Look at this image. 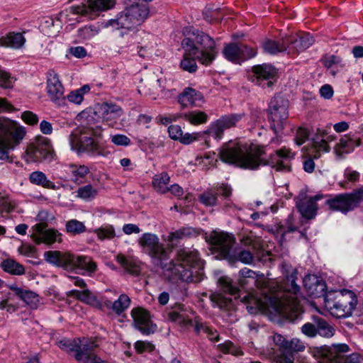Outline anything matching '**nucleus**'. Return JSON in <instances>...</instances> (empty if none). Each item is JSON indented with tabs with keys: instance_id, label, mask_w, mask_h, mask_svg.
I'll use <instances>...</instances> for the list:
<instances>
[{
	"instance_id": "obj_1",
	"label": "nucleus",
	"mask_w": 363,
	"mask_h": 363,
	"mask_svg": "<svg viewBox=\"0 0 363 363\" xmlns=\"http://www.w3.org/2000/svg\"><path fill=\"white\" fill-rule=\"evenodd\" d=\"M138 242L142 252L161 266L171 281L199 282L203 279L204 262L196 249L183 247L178 250L175 259L164 264L169 259V252L156 234L143 233Z\"/></svg>"
},
{
	"instance_id": "obj_2",
	"label": "nucleus",
	"mask_w": 363,
	"mask_h": 363,
	"mask_svg": "<svg viewBox=\"0 0 363 363\" xmlns=\"http://www.w3.org/2000/svg\"><path fill=\"white\" fill-rule=\"evenodd\" d=\"M264 148L259 145L230 141L223 145L219 150V157L225 163L238 167L256 169L260 165H270L277 171L290 172V160L294 154L286 147L278 150L268 160L261 158Z\"/></svg>"
},
{
	"instance_id": "obj_3",
	"label": "nucleus",
	"mask_w": 363,
	"mask_h": 363,
	"mask_svg": "<svg viewBox=\"0 0 363 363\" xmlns=\"http://www.w3.org/2000/svg\"><path fill=\"white\" fill-rule=\"evenodd\" d=\"M281 267L287 281L291 284L290 289L281 296L264 295L262 298L252 294L245 296L242 301L250 304L247 306L250 313L272 309L291 321L298 318L302 313V308L300 304V287L295 282L296 270L286 262L281 264Z\"/></svg>"
},
{
	"instance_id": "obj_4",
	"label": "nucleus",
	"mask_w": 363,
	"mask_h": 363,
	"mask_svg": "<svg viewBox=\"0 0 363 363\" xmlns=\"http://www.w3.org/2000/svg\"><path fill=\"white\" fill-rule=\"evenodd\" d=\"M102 128L98 122L95 121L94 116H89L79 128V135L77 133L71 134L69 143L72 149L78 152H84L91 156L102 155V149L97 142L91 135L100 137Z\"/></svg>"
},
{
	"instance_id": "obj_5",
	"label": "nucleus",
	"mask_w": 363,
	"mask_h": 363,
	"mask_svg": "<svg viewBox=\"0 0 363 363\" xmlns=\"http://www.w3.org/2000/svg\"><path fill=\"white\" fill-rule=\"evenodd\" d=\"M24 129L9 118H0V160L12 163L11 153L16 145L23 138Z\"/></svg>"
},
{
	"instance_id": "obj_6",
	"label": "nucleus",
	"mask_w": 363,
	"mask_h": 363,
	"mask_svg": "<svg viewBox=\"0 0 363 363\" xmlns=\"http://www.w3.org/2000/svg\"><path fill=\"white\" fill-rule=\"evenodd\" d=\"M357 299L350 290L329 292L325 296V306L330 314L337 318H347L355 309Z\"/></svg>"
},
{
	"instance_id": "obj_7",
	"label": "nucleus",
	"mask_w": 363,
	"mask_h": 363,
	"mask_svg": "<svg viewBox=\"0 0 363 363\" xmlns=\"http://www.w3.org/2000/svg\"><path fill=\"white\" fill-rule=\"evenodd\" d=\"M57 345L62 350L67 352H75L74 358L82 363H102L96 359V355L92 353L97 347L94 342L81 339H62L57 342Z\"/></svg>"
},
{
	"instance_id": "obj_8",
	"label": "nucleus",
	"mask_w": 363,
	"mask_h": 363,
	"mask_svg": "<svg viewBox=\"0 0 363 363\" xmlns=\"http://www.w3.org/2000/svg\"><path fill=\"white\" fill-rule=\"evenodd\" d=\"M206 240L211 245L212 253L216 258L226 259L233 250L235 238L232 234L213 230L206 234Z\"/></svg>"
},
{
	"instance_id": "obj_9",
	"label": "nucleus",
	"mask_w": 363,
	"mask_h": 363,
	"mask_svg": "<svg viewBox=\"0 0 363 363\" xmlns=\"http://www.w3.org/2000/svg\"><path fill=\"white\" fill-rule=\"evenodd\" d=\"M289 102L281 95L275 96L270 101L268 113L271 128L277 133L284 127L288 121Z\"/></svg>"
},
{
	"instance_id": "obj_10",
	"label": "nucleus",
	"mask_w": 363,
	"mask_h": 363,
	"mask_svg": "<svg viewBox=\"0 0 363 363\" xmlns=\"http://www.w3.org/2000/svg\"><path fill=\"white\" fill-rule=\"evenodd\" d=\"M54 157L55 152L51 143L45 138H41L28 145L23 155V159L27 163L51 162Z\"/></svg>"
},
{
	"instance_id": "obj_11",
	"label": "nucleus",
	"mask_w": 363,
	"mask_h": 363,
	"mask_svg": "<svg viewBox=\"0 0 363 363\" xmlns=\"http://www.w3.org/2000/svg\"><path fill=\"white\" fill-rule=\"evenodd\" d=\"M363 201V189H358L351 193L340 194L326 201L330 209L347 213L354 210Z\"/></svg>"
},
{
	"instance_id": "obj_12",
	"label": "nucleus",
	"mask_w": 363,
	"mask_h": 363,
	"mask_svg": "<svg viewBox=\"0 0 363 363\" xmlns=\"http://www.w3.org/2000/svg\"><path fill=\"white\" fill-rule=\"evenodd\" d=\"M187 35L191 34L195 43L201 45L202 50L200 51L197 59L203 65L211 64L216 56L215 50V42L208 35L195 28H189L186 30Z\"/></svg>"
},
{
	"instance_id": "obj_13",
	"label": "nucleus",
	"mask_w": 363,
	"mask_h": 363,
	"mask_svg": "<svg viewBox=\"0 0 363 363\" xmlns=\"http://www.w3.org/2000/svg\"><path fill=\"white\" fill-rule=\"evenodd\" d=\"M133 326L144 335L153 334L157 330L156 324L153 323L150 313L143 308H134L131 311Z\"/></svg>"
},
{
	"instance_id": "obj_14",
	"label": "nucleus",
	"mask_w": 363,
	"mask_h": 363,
	"mask_svg": "<svg viewBox=\"0 0 363 363\" xmlns=\"http://www.w3.org/2000/svg\"><path fill=\"white\" fill-rule=\"evenodd\" d=\"M223 55L229 61L240 63L242 61L254 57L257 55V51L253 48L244 44L230 43L224 48Z\"/></svg>"
},
{
	"instance_id": "obj_15",
	"label": "nucleus",
	"mask_w": 363,
	"mask_h": 363,
	"mask_svg": "<svg viewBox=\"0 0 363 363\" xmlns=\"http://www.w3.org/2000/svg\"><path fill=\"white\" fill-rule=\"evenodd\" d=\"M277 72L275 67L269 64L255 65L252 67L250 80L262 87H270L274 81Z\"/></svg>"
},
{
	"instance_id": "obj_16",
	"label": "nucleus",
	"mask_w": 363,
	"mask_h": 363,
	"mask_svg": "<svg viewBox=\"0 0 363 363\" xmlns=\"http://www.w3.org/2000/svg\"><path fill=\"white\" fill-rule=\"evenodd\" d=\"M243 116L241 113H232L221 116L213 122L208 128L207 132L215 139L220 140L225 129L235 126Z\"/></svg>"
},
{
	"instance_id": "obj_17",
	"label": "nucleus",
	"mask_w": 363,
	"mask_h": 363,
	"mask_svg": "<svg viewBox=\"0 0 363 363\" xmlns=\"http://www.w3.org/2000/svg\"><path fill=\"white\" fill-rule=\"evenodd\" d=\"M47 93L51 101L55 104H65L64 87L58 74L54 70H49L47 74Z\"/></svg>"
},
{
	"instance_id": "obj_18",
	"label": "nucleus",
	"mask_w": 363,
	"mask_h": 363,
	"mask_svg": "<svg viewBox=\"0 0 363 363\" xmlns=\"http://www.w3.org/2000/svg\"><path fill=\"white\" fill-rule=\"evenodd\" d=\"M116 0H88V4H82L70 7L71 12L74 14L86 16L90 13H96L112 9Z\"/></svg>"
},
{
	"instance_id": "obj_19",
	"label": "nucleus",
	"mask_w": 363,
	"mask_h": 363,
	"mask_svg": "<svg viewBox=\"0 0 363 363\" xmlns=\"http://www.w3.org/2000/svg\"><path fill=\"white\" fill-rule=\"evenodd\" d=\"M123 42L122 43L121 49H127L133 55L137 54L141 58L148 57L150 52L147 45H142L138 41L140 34L138 33H133L132 34L123 35Z\"/></svg>"
},
{
	"instance_id": "obj_20",
	"label": "nucleus",
	"mask_w": 363,
	"mask_h": 363,
	"mask_svg": "<svg viewBox=\"0 0 363 363\" xmlns=\"http://www.w3.org/2000/svg\"><path fill=\"white\" fill-rule=\"evenodd\" d=\"M68 270H73L75 269L83 271V274L91 276L97 270V264L93 259L89 256L84 255H74L71 254L70 262Z\"/></svg>"
},
{
	"instance_id": "obj_21",
	"label": "nucleus",
	"mask_w": 363,
	"mask_h": 363,
	"mask_svg": "<svg viewBox=\"0 0 363 363\" xmlns=\"http://www.w3.org/2000/svg\"><path fill=\"white\" fill-rule=\"evenodd\" d=\"M37 233L33 235V239L36 244L45 243L52 245L55 242H62V234L53 228L45 229L44 224L39 223L35 225Z\"/></svg>"
},
{
	"instance_id": "obj_22",
	"label": "nucleus",
	"mask_w": 363,
	"mask_h": 363,
	"mask_svg": "<svg viewBox=\"0 0 363 363\" xmlns=\"http://www.w3.org/2000/svg\"><path fill=\"white\" fill-rule=\"evenodd\" d=\"M96 113L106 122H112L123 114V109L118 105L112 103H103L97 109Z\"/></svg>"
},
{
	"instance_id": "obj_23",
	"label": "nucleus",
	"mask_w": 363,
	"mask_h": 363,
	"mask_svg": "<svg viewBox=\"0 0 363 363\" xmlns=\"http://www.w3.org/2000/svg\"><path fill=\"white\" fill-rule=\"evenodd\" d=\"M286 40H288L287 48H289V52H293L303 51L314 43L313 36L308 33L303 34L298 38L288 37L286 38Z\"/></svg>"
},
{
	"instance_id": "obj_24",
	"label": "nucleus",
	"mask_w": 363,
	"mask_h": 363,
	"mask_svg": "<svg viewBox=\"0 0 363 363\" xmlns=\"http://www.w3.org/2000/svg\"><path fill=\"white\" fill-rule=\"evenodd\" d=\"M71 253L60 251H47L44 253L46 262L57 267H62L68 270L70 262Z\"/></svg>"
},
{
	"instance_id": "obj_25",
	"label": "nucleus",
	"mask_w": 363,
	"mask_h": 363,
	"mask_svg": "<svg viewBox=\"0 0 363 363\" xmlns=\"http://www.w3.org/2000/svg\"><path fill=\"white\" fill-rule=\"evenodd\" d=\"M128 10L125 8L121 11L116 19H111L108 21V24L116 29L126 28L130 29L139 24L136 22L135 18H133Z\"/></svg>"
},
{
	"instance_id": "obj_26",
	"label": "nucleus",
	"mask_w": 363,
	"mask_h": 363,
	"mask_svg": "<svg viewBox=\"0 0 363 363\" xmlns=\"http://www.w3.org/2000/svg\"><path fill=\"white\" fill-rule=\"evenodd\" d=\"M202 94L190 87L184 89L178 96V102L184 108L196 106V103L202 101Z\"/></svg>"
},
{
	"instance_id": "obj_27",
	"label": "nucleus",
	"mask_w": 363,
	"mask_h": 363,
	"mask_svg": "<svg viewBox=\"0 0 363 363\" xmlns=\"http://www.w3.org/2000/svg\"><path fill=\"white\" fill-rule=\"evenodd\" d=\"M359 145V140H352L349 135H344L335 145L334 152L336 156L341 159L345 155L351 152L355 147Z\"/></svg>"
},
{
	"instance_id": "obj_28",
	"label": "nucleus",
	"mask_w": 363,
	"mask_h": 363,
	"mask_svg": "<svg viewBox=\"0 0 363 363\" xmlns=\"http://www.w3.org/2000/svg\"><path fill=\"white\" fill-rule=\"evenodd\" d=\"M26 43V38L21 33L10 32L0 38V46L12 49H20Z\"/></svg>"
},
{
	"instance_id": "obj_29",
	"label": "nucleus",
	"mask_w": 363,
	"mask_h": 363,
	"mask_svg": "<svg viewBox=\"0 0 363 363\" xmlns=\"http://www.w3.org/2000/svg\"><path fill=\"white\" fill-rule=\"evenodd\" d=\"M319 199V196H315L297 203L298 211L303 217L307 219H312L315 216L318 208L315 202Z\"/></svg>"
},
{
	"instance_id": "obj_30",
	"label": "nucleus",
	"mask_w": 363,
	"mask_h": 363,
	"mask_svg": "<svg viewBox=\"0 0 363 363\" xmlns=\"http://www.w3.org/2000/svg\"><path fill=\"white\" fill-rule=\"evenodd\" d=\"M226 260L230 263L240 262L245 264H251L253 263L255 258L250 250L238 249L236 250H233Z\"/></svg>"
},
{
	"instance_id": "obj_31",
	"label": "nucleus",
	"mask_w": 363,
	"mask_h": 363,
	"mask_svg": "<svg viewBox=\"0 0 363 363\" xmlns=\"http://www.w3.org/2000/svg\"><path fill=\"white\" fill-rule=\"evenodd\" d=\"M133 18H135L136 22L140 25L149 16L150 7L146 4H140V3L133 2V4L126 8Z\"/></svg>"
},
{
	"instance_id": "obj_32",
	"label": "nucleus",
	"mask_w": 363,
	"mask_h": 363,
	"mask_svg": "<svg viewBox=\"0 0 363 363\" xmlns=\"http://www.w3.org/2000/svg\"><path fill=\"white\" fill-rule=\"evenodd\" d=\"M10 289L31 308L37 307L39 303V297L35 293L31 291L23 290V289L15 286H11Z\"/></svg>"
},
{
	"instance_id": "obj_33",
	"label": "nucleus",
	"mask_w": 363,
	"mask_h": 363,
	"mask_svg": "<svg viewBox=\"0 0 363 363\" xmlns=\"http://www.w3.org/2000/svg\"><path fill=\"white\" fill-rule=\"evenodd\" d=\"M104 303L107 308L112 309L116 314L120 315L130 306V298L125 294H122L114 302L106 300Z\"/></svg>"
},
{
	"instance_id": "obj_34",
	"label": "nucleus",
	"mask_w": 363,
	"mask_h": 363,
	"mask_svg": "<svg viewBox=\"0 0 363 363\" xmlns=\"http://www.w3.org/2000/svg\"><path fill=\"white\" fill-rule=\"evenodd\" d=\"M29 181L34 185L40 186L45 189L52 190L59 189L54 182L49 180L46 175L41 171H35L30 173L29 175Z\"/></svg>"
},
{
	"instance_id": "obj_35",
	"label": "nucleus",
	"mask_w": 363,
	"mask_h": 363,
	"mask_svg": "<svg viewBox=\"0 0 363 363\" xmlns=\"http://www.w3.org/2000/svg\"><path fill=\"white\" fill-rule=\"evenodd\" d=\"M199 234V232L192 228H183L175 232L171 233L167 238V241L169 242V245L173 248L179 242L184 238L192 237Z\"/></svg>"
},
{
	"instance_id": "obj_36",
	"label": "nucleus",
	"mask_w": 363,
	"mask_h": 363,
	"mask_svg": "<svg viewBox=\"0 0 363 363\" xmlns=\"http://www.w3.org/2000/svg\"><path fill=\"white\" fill-rule=\"evenodd\" d=\"M288 40L283 38L280 41H275L272 40H267L262 43L264 50L271 55L286 51L287 50Z\"/></svg>"
},
{
	"instance_id": "obj_37",
	"label": "nucleus",
	"mask_w": 363,
	"mask_h": 363,
	"mask_svg": "<svg viewBox=\"0 0 363 363\" xmlns=\"http://www.w3.org/2000/svg\"><path fill=\"white\" fill-rule=\"evenodd\" d=\"M182 118L191 125H198L206 123L208 121V116L203 111L195 110L182 113Z\"/></svg>"
},
{
	"instance_id": "obj_38",
	"label": "nucleus",
	"mask_w": 363,
	"mask_h": 363,
	"mask_svg": "<svg viewBox=\"0 0 363 363\" xmlns=\"http://www.w3.org/2000/svg\"><path fill=\"white\" fill-rule=\"evenodd\" d=\"M89 171V168L85 165L70 164L68 168L71 181L77 184L82 183Z\"/></svg>"
},
{
	"instance_id": "obj_39",
	"label": "nucleus",
	"mask_w": 363,
	"mask_h": 363,
	"mask_svg": "<svg viewBox=\"0 0 363 363\" xmlns=\"http://www.w3.org/2000/svg\"><path fill=\"white\" fill-rule=\"evenodd\" d=\"M313 321L318 325L317 335L324 337H331L335 334V329L323 318L313 315Z\"/></svg>"
},
{
	"instance_id": "obj_40",
	"label": "nucleus",
	"mask_w": 363,
	"mask_h": 363,
	"mask_svg": "<svg viewBox=\"0 0 363 363\" xmlns=\"http://www.w3.org/2000/svg\"><path fill=\"white\" fill-rule=\"evenodd\" d=\"M116 260L128 272L135 275H137L140 273V267L133 259L130 257H126L122 254H118L116 257Z\"/></svg>"
},
{
	"instance_id": "obj_41",
	"label": "nucleus",
	"mask_w": 363,
	"mask_h": 363,
	"mask_svg": "<svg viewBox=\"0 0 363 363\" xmlns=\"http://www.w3.org/2000/svg\"><path fill=\"white\" fill-rule=\"evenodd\" d=\"M1 268L7 273L13 275H22L25 273L24 267L14 259H6L1 264Z\"/></svg>"
},
{
	"instance_id": "obj_42",
	"label": "nucleus",
	"mask_w": 363,
	"mask_h": 363,
	"mask_svg": "<svg viewBox=\"0 0 363 363\" xmlns=\"http://www.w3.org/2000/svg\"><path fill=\"white\" fill-rule=\"evenodd\" d=\"M169 181V176L167 173L163 172L155 176L152 180V185L157 191L164 194L168 191Z\"/></svg>"
},
{
	"instance_id": "obj_43",
	"label": "nucleus",
	"mask_w": 363,
	"mask_h": 363,
	"mask_svg": "<svg viewBox=\"0 0 363 363\" xmlns=\"http://www.w3.org/2000/svg\"><path fill=\"white\" fill-rule=\"evenodd\" d=\"M210 300L213 306L223 310H230L233 308L232 299L223 296L220 293H213L210 295Z\"/></svg>"
},
{
	"instance_id": "obj_44",
	"label": "nucleus",
	"mask_w": 363,
	"mask_h": 363,
	"mask_svg": "<svg viewBox=\"0 0 363 363\" xmlns=\"http://www.w3.org/2000/svg\"><path fill=\"white\" fill-rule=\"evenodd\" d=\"M350 350V347L345 343L332 345L329 349L330 357H325L323 363H330L333 359L337 358V357H343L341 354L348 352Z\"/></svg>"
},
{
	"instance_id": "obj_45",
	"label": "nucleus",
	"mask_w": 363,
	"mask_h": 363,
	"mask_svg": "<svg viewBox=\"0 0 363 363\" xmlns=\"http://www.w3.org/2000/svg\"><path fill=\"white\" fill-rule=\"evenodd\" d=\"M330 151V147L324 139L320 140H315L312 143L310 150V154L313 158H318L321 152H328Z\"/></svg>"
},
{
	"instance_id": "obj_46",
	"label": "nucleus",
	"mask_w": 363,
	"mask_h": 363,
	"mask_svg": "<svg viewBox=\"0 0 363 363\" xmlns=\"http://www.w3.org/2000/svg\"><path fill=\"white\" fill-rule=\"evenodd\" d=\"M76 193L77 197L85 201H91L96 196L98 190L94 188L92 185L87 184L79 187Z\"/></svg>"
},
{
	"instance_id": "obj_47",
	"label": "nucleus",
	"mask_w": 363,
	"mask_h": 363,
	"mask_svg": "<svg viewBox=\"0 0 363 363\" xmlns=\"http://www.w3.org/2000/svg\"><path fill=\"white\" fill-rule=\"evenodd\" d=\"M199 199L206 206H213L218 202V193L214 189H208L200 194Z\"/></svg>"
},
{
	"instance_id": "obj_48",
	"label": "nucleus",
	"mask_w": 363,
	"mask_h": 363,
	"mask_svg": "<svg viewBox=\"0 0 363 363\" xmlns=\"http://www.w3.org/2000/svg\"><path fill=\"white\" fill-rule=\"evenodd\" d=\"M90 91L89 85H84L81 88L71 91L67 95V99L69 101L75 104H79L84 99V95Z\"/></svg>"
},
{
	"instance_id": "obj_49",
	"label": "nucleus",
	"mask_w": 363,
	"mask_h": 363,
	"mask_svg": "<svg viewBox=\"0 0 363 363\" xmlns=\"http://www.w3.org/2000/svg\"><path fill=\"white\" fill-rule=\"evenodd\" d=\"M187 35L188 36L182 40V48L185 50V53H187L189 55H193V57H196L197 58V56L200 54V51L195 45L194 39L191 34Z\"/></svg>"
},
{
	"instance_id": "obj_50",
	"label": "nucleus",
	"mask_w": 363,
	"mask_h": 363,
	"mask_svg": "<svg viewBox=\"0 0 363 363\" xmlns=\"http://www.w3.org/2000/svg\"><path fill=\"white\" fill-rule=\"evenodd\" d=\"M303 284L306 289L311 295H314L317 287L320 286L323 290L324 284L320 283L314 276L307 275L303 279Z\"/></svg>"
},
{
	"instance_id": "obj_51",
	"label": "nucleus",
	"mask_w": 363,
	"mask_h": 363,
	"mask_svg": "<svg viewBox=\"0 0 363 363\" xmlns=\"http://www.w3.org/2000/svg\"><path fill=\"white\" fill-rule=\"evenodd\" d=\"M218 283L223 292L235 296V298L239 296L238 295L239 293V289L237 287L233 286L229 278L221 277L219 279Z\"/></svg>"
},
{
	"instance_id": "obj_52",
	"label": "nucleus",
	"mask_w": 363,
	"mask_h": 363,
	"mask_svg": "<svg viewBox=\"0 0 363 363\" xmlns=\"http://www.w3.org/2000/svg\"><path fill=\"white\" fill-rule=\"evenodd\" d=\"M68 296H74L86 303H91L94 299V297L91 295V291L87 289H84L82 291L78 290H71L68 292Z\"/></svg>"
},
{
	"instance_id": "obj_53",
	"label": "nucleus",
	"mask_w": 363,
	"mask_h": 363,
	"mask_svg": "<svg viewBox=\"0 0 363 363\" xmlns=\"http://www.w3.org/2000/svg\"><path fill=\"white\" fill-rule=\"evenodd\" d=\"M94 232L99 239L101 240L105 239L111 240L116 236L114 228L111 225L101 226V228L96 229Z\"/></svg>"
},
{
	"instance_id": "obj_54",
	"label": "nucleus",
	"mask_w": 363,
	"mask_h": 363,
	"mask_svg": "<svg viewBox=\"0 0 363 363\" xmlns=\"http://www.w3.org/2000/svg\"><path fill=\"white\" fill-rule=\"evenodd\" d=\"M192 56L193 55H189L187 53H184L183 59L180 62L181 68L183 70L190 73L194 72L197 69L196 62Z\"/></svg>"
},
{
	"instance_id": "obj_55",
	"label": "nucleus",
	"mask_w": 363,
	"mask_h": 363,
	"mask_svg": "<svg viewBox=\"0 0 363 363\" xmlns=\"http://www.w3.org/2000/svg\"><path fill=\"white\" fill-rule=\"evenodd\" d=\"M66 229L68 233L76 235L85 232L86 227L83 223L77 220L72 219L67 223Z\"/></svg>"
},
{
	"instance_id": "obj_56",
	"label": "nucleus",
	"mask_w": 363,
	"mask_h": 363,
	"mask_svg": "<svg viewBox=\"0 0 363 363\" xmlns=\"http://www.w3.org/2000/svg\"><path fill=\"white\" fill-rule=\"evenodd\" d=\"M78 36L83 40H88L98 34L99 30L94 26H85L78 30Z\"/></svg>"
},
{
	"instance_id": "obj_57",
	"label": "nucleus",
	"mask_w": 363,
	"mask_h": 363,
	"mask_svg": "<svg viewBox=\"0 0 363 363\" xmlns=\"http://www.w3.org/2000/svg\"><path fill=\"white\" fill-rule=\"evenodd\" d=\"M362 358L358 353H352L346 357H337L330 363H361Z\"/></svg>"
},
{
	"instance_id": "obj_58",
	"label": "nucleus",
	"mask_w": 363,
	"mask_h": 363,
	"mask_svg": "<svg viewBox=\"0 0 363 363\" xmlns=\"http://www.w3.org/2000/svg\"><path fill=\"white\" fill-rule=\"evenodd\" d=\"M318 325L313 323H306L303 324L301 328L303 335L308 337H315L317 335Z\"/></svg>"
},
{
	"instance_id": "obj_59",
	"label": "nucleus",
	"mask_w": 363,
	"mask_h": 363,
	"mask_svg": "<svg viewBox=\"0 0 363 363\" xmlns=\"http://www.w3.org/2000/svg\"><path fill=\"white\" fill-rule=\"evenodd\" d=\"M170 318L183 326H189L193 324L192 320L186 318L184 313L172 312L170 313Z\"/></svg>"
},
{
	"instance_id": "obj_60",
	"label": "nucleus",
	"mask_w": 363,
	"mask_h": 363,
	"mask_svg": "<svg viewBox=\"0 0 363 363\" xmlns=\"http://www.w3.org/2000/svg\"><path fill=\"white\" fill-rule=\"evenodd\" d=\"M134 347L138 353L150 352L155 349V346L151 342L142 340L137 341Z\"/></svg>"
},
{
	"instance_id": "obj_61",
	"label": "nucleus",
	"mask_w": 363,
	"mask_h": 363,
	"mask_svg": "<svg viewBox=\"0 0 363 363\" xmlns=\"http://www.w3.org/2000/svg\"><path fill=\"white\" fill-rule=\"evenodd\" d=\"M0 86L8 89L13 86V79L10 74L0 69Z\"/></svg>"
},
{
	"instance_id": "obj_62",
	"label": "nucleus",
	"mask_w": 363,
	"mask_h": 363,
	"mask_svg": "<svg viewBox=\"0 0 363 363\" xmlns=\"http://www.w3.org/2000/svg\"><path fill=\"white\" fill-rule=\"evenodd\" d=\"M111 140L116 145L128 146L130 144V138L122 134L112 135Z\"/></svg>"
},
{
	"instance_id": "obj_63",
	"label": "nucleus",
	"mask_w": 363,
	"mask_h": 363,
	"mask_svg": "<svg viewBox=\"0 0 363 363\" xmlns=\"http://www.w3.org/2000/svg\"><path fill=\"white\" fill-rule=\"evenodd\" d=\"M271 339L276 345L281 348L288 349V347H291V345H289V342L280 334L275 333L271 337Z\"/></svg>"
},
{
	"instance_id": "obj_64",
	"label": "nucleus",
	"mask_w": 363,
	"mask_h": 363,
	"mask_svg": "<svg viewBox=\"0 0 363 363\" xmlns=\"http://www.w3.org/2000/svg\"><path fill=\"white\" fill-rule=\"evenodd\" d=\"M169 137L174 140H179L183 133L182 128L178 125H171L168 128Z\"/></svg>"
}]
</instances>
